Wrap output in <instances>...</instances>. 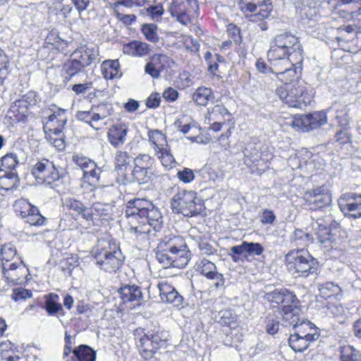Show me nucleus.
Wrapping results in <instances>:
<instances>
[{
	"label": "nucleus",
	"mask_w": 361,
	"mask_h": 361,
	"mask_svg": "<svg viewBox=\"0 0 361 361\" xmlns=\"http://www.w3.org/2000/svg\"><path fill=\"white\" fill-rule=\"evenodd\" d=\"M6 281L12 284H21L27 280L29 270L20 258H16V266L11 269L3 270Z\"/></svg>",
	"instance_id": "obj_24"
},
{
	"label": "nucleus",
	"mask_w": 361,
	"mask_h": 361,
	"mask_svg": "<svg viewBox=\"0 0 361 361\" xmlns=\"http://www.w3.org/2000/svg\"><path fill=\"white\" fill-rule=\"evenodd\" d=\"M0 258L3 270H7L15 267L16 258L20 257L17 256L15 246L11 243H7L3 245L1 247Z\"/></svg>",
	"instance_id": "obj_31"
},
{
	"label": "nucleus",
	"mask_w": 361,
	"mask_h": 361,
	"mask_svg": "<svg viewBox=\"0 0 361 361\" xmlns=\"http://www.w3.org/2000/svg\"><path fill=\"white\" fill-rule=\"evenodd\" d=\"M244 163L252 173H262L266 164L272 159L273 154L259 142L248 143L244 150Z\"/></svg>",
	"instance_id": "obj_9"
},
{
	"label": "nucleus",
	"mask_w": 361,
	"mask_h": 361,
	"mask_svg": "<svg viewBox=\"0 0 361 361\" xmlns=\"http://www.w3.org/2000/svg\"><path fill=\"white\" fill-rule=\"evenodd\" d=\"M267 58L271 65L276 68L281 66H295L302 62H297L293 57L290 56L287 49H284L282 46L276 43V41L271 44L270 48L267 51Z\"/></svg>",
	"instance_id": "obj_21"
},
{
	"label": "nucleus",
	"mask_w": 361,
	"mask_h": 361,
	"mask_svg": "<svg viewBox=\"0 0 361 361\" xmlns=\"http://www.w3.org/2000/svg\"><path fill=\"white\" fill-rule=\"evenodd\" d=\"M116 16L119 20L127 25H133L137 19L136 16L134 14H122L118 11L116 13Z\"/></svg>",
	"instance_id": "obj_63"
},
{
	"label": "nucleus",
	"mask_w": 361,
	"mask_h": 361,
	"mask_svg": "<svg viewBox=\"0 0 361 361\" xmlns=\"http://www.w3.org/2000/svg\"><path fill=\"white\" fill-rule=\"evenodd\" d=\"M264 299L271 309L276 310L286 326H294L300 321V302L296 295L282 288L265 294Z\"/></svg>",
	"instance_id": "obj_3"
},
{
	"label": "nucleus",
	"mask_w": 361,
	"mask_h": 361,
	"mask_svg": "<svg viewBox=\"0 0 361 361\" xmlns=\"http://www.w3.org/2000/svg\"><path fill=\"white\" fill-rule=\"evenodd\" d=\"M341 361H361V353L351 345H345L341 348Z\"/></svg>",
	"instance_id": "obj_47"
},
{
	"label": "nucleus",
	"mask_w": 361,
	"mask_h": 361,
	"mask_svg": "<svg viewBox=\"0 0 361 361\" xmlns=\"http://www.w3.org/2000/svg\"><path fill=\"white\" fill-rule=\"evenodd\" d=\"M71 56L86 68L97 59L99 49L94 45H83L76 49Z\"/></svg>",
	"instance_id": "obj_25"
},
{
	"label": "nucleus",
	"mask_w": 361,
	"mask_h": 361,
	"mask_svg": "<svg viewBox=\"0 0 361 361\" xmlns=\"http://www.w3.org/2000/svg\"><path fill=\"white\" fill-rule=\"evenodd\" d=\"M328 2L342 18H361V0H329Z\"/></svg>",
	"instance_id": "obj_19"
},
{
	"label": "nucleus",
	"mask_w": 361,
	"mask_h": 361,
	"mask_svg": "<svg viewBox=\"0 0 361 361\" xmlns=\"http://www.w3.org/2000/svg\"><path fill=\"white\" fill-rule=\"evenodd\" d=\"M274 40L276 43L283 47L284 49H287L291 57L297 62H302V48L298 38L292 35L290 32H285L277 35Z\"/></svg>",
	"instance_id": "obj_20"
},
{
	"label": "nucleus",
	"mask_w": 361,
	"mask_h": 361,
	"mask_svg": "<svg viewBox=\"0 0 361 361\" xmlns=\"http://www.w3.org/2000/svg\"><path fill=\"white\" fill-rule=\"evenodd\" d=\"M161 97L158 93H152L146 101V106L149 109L157 108L160 104Z\"/></svg>",
	"instance_id": "obj_64"
},
{
	"label": "nucleus",
	"mask_w": 361,
	"mask_h": 361,
	"mask_svg": "<svg viewBox=\"0 0 361 361\" xmlns=\"http://www.w3.org/2000/svg\"><path fill=\"white\" fill-rule=\"evenodd\" d=\"M91 111H79L78 112L76 117L79 121L88 123L94 129L99 130L100 128L99 126H96L94 123H91Z\"/></svg>",
	"instance_id": "obj_61"
},
{
	"label": "nucleus",
	"mask_w": 361,
	"mask_h": 361,
	"mask_svg": "<svg viewBox=\"0 0 361 361\" xmlns=\"http://www.w3.org/2000/svg\"><path fill=\"white\" fill-rule=\"evenodd\" d=\"M293 327L295 329L294 333L300 334L305 338L308 336L307 334L316 336L317 339L319 338V334L317 333L315 326L310 321L301 318L300 321L297 322Z\"/></svg>",
	"instance_id": "obj_41"
},
{
	"label": "nucleus",
	"mask_w": 361,
	"mask_h": 361,
	"mask_svg": "<svg viewBox=\"0 0 361 361\" xmlns=\"http://www.w3.org/2000/svg\"><path fill=\"white\" fill-rule=\"evenodd\" d=\"M128 132V128L125 123L113 125L107 132L108 140L115 147L121 146L126 142Z\"/></svg>",
	"instance_id": "obj_29"
},
{
	"label": "nucleus",
	"mask_w": 361,
	"mask_h": 361,
	"mask_svg": "<svg viewBox=\"0 0 361 361\" xmlns=\"http://www.w3.org/2000/svg\"><path fill=\"white\" fill-rule=\"evenodd\" d=\"M121 298L123 303H134L140 305L142 298V293L139 286L135 285H126L118 290Z\"/></svg>",
	"instance_id": "obj_30"
},
{
	"label": "nucleus",
	"mask_w": 361,
	"mask_h": 361,
	"mask_svg": "<svg viewBox=\"0 0 361 361\" xmlns=\"http://www.w3.org/2000/svg\"><path fill=\"white\" fill-rule=\"evenodd\" d=\"M30 111L23 105V103L17 100L11 106L7 116L13 121L20 122L25 121Z\"/></svg>",
	"instance_id": "obj_38"
},
{
	"label": "nucleus",
	"mask_w": 361,
	"mask_h": 361,
	"mask_svg": "<svg viewBox=\"0 0 361 361\" xmlns=\"http://www.w3.org/2000/svg\"><path fill=\"white\" fill-rule=\"evenodd\" d=\"M192 10L184 2L173 1L169 12L171 16L176 17L177 21L186 25L192 22L190 13Z\"/></svg>",
	"instance_id": "obj_28"
},
{
	"label": "nucleus",
	"mask_w": 361,
	"mask_h": 361,
	"mask_svg": "<svg viewBox=\"0 0 361 361\" xmlns=\"http://www.w3.org/2000/svg\"><path fill=\"white\" fill-rule=\"evenodd\" d=\"M32 296L31 290L23 288H16L13 289L11 298L14 301L17 302L30 298Z\"/></svg>",
	"instance_id": "obj_57"
},
{
	"label": "nucleus",
	"mask_w": 361,
	"mask_h": 361,
	"mask_svg": "<svg viewBox=\"0 0 361 361\" xmlns=\"http://www.w3.org/2000/svg\"><path fill=\"white\" fill-rule=\"evenodd\" d=\"M307 336V337L305 338L296 333L290 334L288 339V343L290 347L295 352H303L309 347L311 342H313L317 340L316 336L308 334Z\"/></svg>",
	"instance_id": "obj_34"
},
{
	"label": "nucleus",
	"mask_w": 361,
	"mask_h": 361,
	"mask_svg": "<svg viewBox=\"0 0 361 361\" xmlns=\"http://www.w3.org/2000/svg\"><path fill=\"white\" fill-rule=\"evenodd\" d=\"M130 161V157L126 152L118 151L115 157V165L117 170H122Z\"/></svg>",
	"instance_id": "obj_55"
},
{
	"label": "nucleus",
	"mask_w": 361,
	"mask_h": 361,
	"mask_svg": "<svg viewBox=\"0 0 361 361\" xmlns=\"http://www.w3.org/2000/svg\"><path fill=\"white\" fill-rule=\"evenodd\" d=\"M108 207L106 205L100 202H96L87 207L85 220L87 221L94 222L97 220L106 219L108 216Z\"/></svg>",
	"instance_id": "obj_36"
},
{
	"label": "nucleus",
	"mask_w": 361,
	"mask_h": 361,
	"mask_svg": "<svg viewBox=\"0 0 361 361\" xmlns=\"http://www.w3.org/2000/svg\"><path fill=\"white\" fill-rule=\"evenodd\" d=\"M152 171L134 166L132 171L133 180L139 184L147 183L150 178Z\"/></svg>",
	"instance_id": "obj_49"
},
{
	"label": "nucleus",
	"mask_w": 361,
	"mask_h": 361,
	"mask_svg": "<svg viewBox=\"0 0 361 361\" xmlns=\"http://www.w3.org/2000/svg\"><path fill=\"white\" fill-rule=\"evenodd\" d=\"M51 111L52 114L47 117V121L44 125L46 138L48 141L49 136L53 139L63 136V129L67 120L65 109L55 107Z\"/></svg>",
	"instance_id": "obj_16"
},
{
	"label": "nucleus",
	"mask_w": 361,
	"mask_h": 361,
	"mask_svg": "<svg viewBox=\"0 0 361 361\" xmlns=\"http://www.w3.org/2000/svg\"><path fill=\"white\" fill-rule=\"evenodd\" d=\"M148 137L162 166L167 170L173 169L176 161L169 147L166 135L159 130H151L148 132Z\"/></svg>",
	"instance_id": "obj_11"
},
{
	"label": "nucleus",
	"mask_w": 361,
	"mask_h": 361,
	"mask_svg": "<svg viewBox=\"0 0 361 361\" xmlns=\"http://www.w3.org/2000/svg\"><path fill=\"white\" fill-rule=\"evenodd\" d=\"M311 227L317 239L321 243H325L331 240V229L324 224L323 219L312 220Z\"/></svg>",
	"instance_id": "obj_35"
},
{
	"label": "nucleus",
	"mask_w": 361,
	"mask_h": 361,
	"mask_svg": "<svg viewBox=\"0 0 361 361\" xmlns=\"http://www.w3.org/2000/svg\"><path fill=\"white\" fill-rule=\"evenodd\" d=\"M197 270L207 279L214 281L216 288H220L224 286V278L222 274L219 273L214 263L207 259H202L196 264Z\"/></svg>",
	"instance_id": "obj_23"
},
{
	"label": "nucleus",
	"mask_w": 361,
	"mask_h": 361,
	"mask_svg": "<svg viewBox=\"0 0 361 361\" xmlns=\"http://www.w3.org/2000/svg\"><path fill=\"white\" fill-rule=\"evenodd\" d=\"M301 64L281 66L273 70L277 78L284 82L276 89V94L288 106L298 109L310 104L314 94L310 85L298 79Z\"/></svg>",
	"instance_id": "obj_1"
},
{
	"label": "nucleus",
	"mask_w": 361,
	"mask_h": 361,
	"mask_svg": "<svg viewBox=\"0 0 361 361\" xmlns=\"http://www.w3.org/2000/svg\"><path fill=\"white\" fill-rule=\"evenodd\" d=\"M159 296L163 302L171 304L178 309L184 307V298L170 283L165 281L158 283Z\"/></svg>",
	"instance_id": "obj_22"
},
{
	"label": "nucleus",
	"mask_w": 361,
	"mask_h": 361,
	"mask_svg": "<svg viewBox=\"0 0 361 361\" xmlns=\"http://www.w3.org/2000/svg\"><path fill=\"white\" fill-rule=\"evenodd\" d=\"M171 208L185 216H196L203 210L204 204L192 190H180L171 200Z\"/></svg>",
	"instance_id": "obj_8"
},
{
	"label": "nucleus",
	"mask_w": 361,
	"mask_h": 361,
	"mask_svg": "<svg viewBox=\"0 0 361 361\" xmlns=\"http://www.w3.org/2000/svg\"><path fill=\"white\" fill-rule=\"evenodd\" d=\"M46 42L55 45L57 49L61 50L67 47V42L59 36V32L56 30H52L49 32L46 37Z\"/></svg>",
	"instance_id": "obj_51"
},
{
	"label": "nucleus",
	"mask_w": 361,
	"mask_h": 361,
	"mask_svg": "<svg viewBox=\"0 0 361 361\" xmlns=\"http://www.w3.org/2000/svg\"><path fill=\"white\" fill-rule=\"evenodd\" d=\"M65 204L69 209L76 212L78 214L80 215L83 219H85V215H86L87 207L85 206L81 201L75 198H68L66 200Z\"/></svg>",
	"instance_id": "obj_50"
},
{
	"label": "nucleus",
	"mask_w": 361,
	"mask_h": 361,
	"mask_svg": "<svg viewBox=\"0 0 361 361\" xmlns=\"http://www.w3.org/2000/svg\"><path fill=\"white\" fill-rule=\"evenodd\" d=\"M157 249L156 257L165 269L169 267L182 269L190 261V250L180 237H166L159 243Z\"/></svg>",
	"instance_id": "obj_4"
},
{
	"label": "nucleus",
	"mask_w": 361,
	"mask_h": 361,
	"mask_svg": "<svg viewBox=\"0 0 361 361\" xmlns=\"http://www.w3.org/2000/svg\"><path fill=\"white\" fill-rule=\"evenodd\" d=\"M102 72L104 78L106 80H112L120 78L122 73L120 71V63L118 60H106L102 64Z\"/></svg>",
	"instance_id": "obj_37"
},
{
	"label": "nucleus",
	"mask_w": 361,
	"mask_h": 361,
	"mask_svg": "<svg viewBox=\"0 0 361 361\" xmlns=\"http://www.w3.org/2000/svg\"><path fill=\"white\" fill-rule=\"evenodd\" d=\"M330 116H334L336 123L343 129H346L349 125V117L344 108L336 109L332 106L327 110Z\"/></svg>",
	"instance_id": "obj_43"
},
{
	"label": "nucleus",
	"mask_w": 361,
	"mask_h": 361,
	"mask_svg": "<svg viewBox=\"0 0 361 361\" xmlns=\"http://www.w3.org/2000/svg\"><path fill=\"white\" fill-rule=\"evenodd\" d=\"M125 213L130 231L135 234H147L151 228L158 231L162 227L163 220L159 209L145 199L129 201Z\"/></svg>",
	"instance_id": "obj_2"
},
{
	"label": "nucleus",
	"mask_w": 361,
	"mask_h": 361,
	"mask_svg": "<svg viewBox=\"0 0 361 361\" xmlns=\"http://www.w3.org/2000/svg\"><path fill=\"white\" fill-rule=\"evenodd\" d=\"M18 175L15 171H1L0 173V190H11L16 184Z\"/></svg>",
	"instance_id": "obj_45"
},
{
	"label": "nucleus",
	"mask_w": 361,
	"mask_h": 361,
	"mask_svg": "<svg viewBox=\"0 0 361 361\" xmlns=\"http://www.w3.org/2000/svg\"><path fill=\"white\" fill-rule=\"evenodd\" d=\"M280 322L278 319L271 317H267L266 331L270 335H275L279 330Z\"/></svg>",
	"instance_id": "obj_58"
},
{
	"label": "nucleus",
	"mask_w": 361,
	"mask_h": 361,
	"mask_svg": "<svg viewBox=\"0 0 361 361\" xmlns=\"http://www.w3.org/2000/svg\"><path fill=\"white\" fill-rule=\"evenodd\" d=\"M73 161L83 171L85 181L93 186L99 183L102 170L94 161L76 154L73 156Z\"/></svg>",
	"instance_id": "obj_18"
},
{
	"label": "nucleus",
	"mask_w": 361,
	"mask_h": 361,
	"mask_svg": "<svg viewBox=\"0 0 361 361\" xmlns=\"http://www.w3.org/2000/svg\"><path fill=\"white\" fill-rule=\"evenodd\" d=\"M327 111H320L307 115H298L293 117L292 126L302 131H309L320 127L327 122Z\"/></svg>",
	"instance_id": "obj_15"
},
{
	"label": "nucleus",
	"mask_w": 361,
	"mask_h": 361,
	"mask_svg": "<svg viewBox=\"0 0 361 361\" xmlns=\"http://www.w3.org/2000/svg\"><path fill=\"white\" fill-rule=\"evenodd\" d=\"M167 331L148 332L142 336L137 341V346L142 357V361H158L154 357L157 349L165 345L169 338Z\"/></svg>",
	"instance_id": "obj_10"
},
{
	"label": "nucleus",
	"mask_w": 361,
	"mask_h": 361,
	"mask_svg": "<svg viewBox=\"0 0 361 361\" xmlns=\"http://www.w3.org/2000/svg\"><path fill=\"white\" fill-rule=\"evenodd\" d=\"M288 271L295 277H307L317 270V260L304 249L293 250L285 257Z\"/></svg>",
	"instance_id": "obj_6"
},
{
	"label": "nucleus",
	"mask_w": 361,
	"mask_h": 361,
	"mask_svg": "<svg viewBox=\"0 0 361 361\" xmlns=\"http://www.w3.org/2000/svg\"><path fill=\"white\" fill-rule=\"evenodd\" d=\"M123 52L129 56L142 57L149 54V46L145 42L133 40L123 45Z\"/></svg>",
	"instance_id": "obj_32"
},
{
	"label": "nucleus",
	"mask_w": 361,
	"mask_h": 361,
	"mask_svg": "<svg viewBox=\"0 0 361 361\" xmlns=\"http://www.w3.org/2000/svg\"><path fill=\"white\" fill-rule=\"evenodd\" d=\"M177 177L180 181L184 183H189L195 179V174L192 169L184 168L183 170L178 171Z\"/></svg>",
	"instance_id": "obj_59"
},
{
	"label": "nucleus",
	"mask_w": 361,
	"mask_h": 361,
	"mask_svg": "<svg viewBox=\"0 0 361 361\" xmlns=\"http://www.w3.org/2000/svg\"><path fill=\"white\" fill-rule=\"evenodd\" d=\"M13 208L15 212L20 215L24 222L34 226H43L46 223V218L43 216L37 207L32 204L26 199L17 200Z\"/></svg>",
	"instance_id": "obj_13"
},
{
	"label": "nucleus",
	"mask_w": 361,
	"mask_h": 361,
	"mask_svg": "<svg viewBox=\"0 0 361 361\" xmlns=\"http://www.w3.org/2000/svg\"><path fill=\"white\" fill-rule=\"evenodd\" d=\"M313 237L309 233L296 229L291 236V241L297 245L307 246L312 242Z\"/></svg>",
	"instance_id": "obj_48"
},
{
	"label": "nucleus",
	"mask_w": 361,
	"mask_h": 361,
	"mask_svg": "<svg viewBox=\"0 0 361 361\" xmlns=\"http://www.w3.org/2000/svg\"><path fill=\"white\" fill-rule=\"evenodd\" d=\"M157 29V25L155 24H144L142 26L141 32L145 35L146 39L151 42H157L159 41Z\"/></svg>",
	"instance_id": "obj_53"
},
{
	"label": "nucleus",
	"mask_w": 361,
	"mask_h": 361,
	"mask_svg": "<svg viewBox=\"0 0 361 361\" xmlns=\"http://www.w3.org/2000/svg\"><path fill=\"white\" fill-rule=\"evenodd\" d=\"M73 361H95L96 352L87 345H80L73 350Z\"/></svg>",
	"instance_id": "obj_39"
},
{
	"label": "nucleus",
	"mask_w": 361,
	"mask_h": 361,
	"mask_svg": "<svg viewBox=\"0 0 361 361\" xmlns=\"http://www.w3.org/2000/svg\"><path fill=\"white\" fill-rule=\"evenodd\" d=\"M276 220V216L273 211L266 209L262 212L261 222L262 224H272Z\"/></svg>",
	"instance_id": "obj_62"
},
{
	"label": "nucleus",
	"mask_w": 361,
	"mask_h": 361,
	"mask_svg": "<svg viewBox=\"0 0 361 361\" xmlns=\"http://www.w3.org/2000/svg\"><path fill=\"white\" fill-rule=\"evenodd\" d=\"M84 68L81 63L71 55L70 59L63 64V71L68 76L66 78L69 80L82 72Z\"/></svg>",
	"instance_id": "obj_44"
},
{
	"label": "nucleus",
	"mask_w": 361,
	"mask_h": 361,
	"mask_svg": "<svg viewBox=\"0 0 361 361\" xmlns=\"http://www.w3.org/2000/svg\"><path fill=\"white\" fill-rule=\"evenodd\" d=\"M264 249L263 246L259 243L246 242L243 241L240 245H235L231 247L230 254L232 259L234 262L238 260V255L247 253L250 255H261Z\"/></svg>",
	"instance_id": "obj_27"
},
{
	"label": "nucleus",
	"mask_w": 361,
	"mask_h": 361,
	"mask_svg": "<svg viewBox=\"0 0 361 361\" xmlns=\"http://www.w3.org/2000/svg\"><path fill=\"white\" fill-rule=\"evenodd\" d=\"M302 198L306 207L317 210L329 205L332 201V195L327 187L322 185L307 190Z\"/></svg>",
	"instance_id": "obj_14"
},
{
	"label": "nucleus",
	"mask_w": 361,
	"mask_h": 361,
	"mask_svg": "<svg viewBox=\"0 0 361 361\" xmlns=\"http://www.w3.org/2000/svg\"><path fill=\"white\" fill-rule=\"evenodd\" d=\"M168 57L164 54H155L151 58L149 62L161 71L164 68V63H166Z\"/></svg>",
	"instance_id": "obj_60"
},
{
	"label": "nucleus",
	"mask_w": 361,
	"mask_h": 361,
	"mask_svg": "<svg viewBox=\"0 0 361 361\" xmlns=\"http://www.w3.org/2000/svg\"><path fill=\"white\" fill-rule=\"evenodd\" d=\"M319 291V295L326 300L334 298L341 300L343 296L341 288L333 282H326L320 284Z\"/></svg>",
	"instance_id": "obj_33"
},
{
	"label": "nucleus",
	"mask_w": 361,
	"mask_h": 361,
	"mask_svg": "<svg viewBox=\"0 0 361 361\" xmlns=\"http://www.w3.org/2000/svg\"><path fill=\"white\" fill-rule=\"evenodd\" d=\"M134 164L135 167L152 171L154 159L149 154H140L134 159Z\"/></svg>",
	"instance_id": "obj_52"
},
{
	"label": "nucleus",
	"mask_w": 361,
	"mask_h": 361,
	"mask_svg": "<svg viewBox=\"0 0 361 361\" xmlns=\"http://www.w3.org/2000/svg\"><path fill=\"white\" fill-rule=\"evenodd\" d=\"M32 173L39 184H44L55 188L63 183L66 175L64 169L56 166L53 161L43 159L37 161L32 169Z\"/></svg>",
	"instance_id": "obj_7"
},
{
	"label": "nucleus",
	"mask_w": 361,
	"mask_h": 361,
	"mask_svg": "<svg viewBox=\"0 0 361 361\" xmlns=\"http://www.w3.org/2000/svg\"><path fill=\"white\" fill-rule=\"evenodd\" d=\"M146 14L152 20L160 18L164 12L163 6L161 4L152 5L145 9Z\"/></svg>",
	"instance_id": "obj_56"
},
{
	"label": "nucleus",
	"mask_w": 361,
	"mask_h": 361,
	"mask_svg": "<svg viewBox=\"0 0 361 361\" xmlns=\"http://www.w3.org/2000/svg\"><path fill=\"white\" fill-rule=\"evenodd\" d=\"M213 317L215 322L224 326H228L233 328L235 325L237 316L231 310H222L214 312Z\"/></svg>",
	"instance_id": "obj_42"
},
{
	"label": "nucleus",
	"mask_w": 361,
	"mask_h": 361,
	"mask_svg": "<svg viewBox=\"0 0 361 361\" xmlns=\"http://www.w3.org/2000/svg\"><path fill=\"white\" fill-rule=\"evenodd\" d=\"M239 8L245 15H250V20L258 22L269 17L272 10L270 0H240Z\"/></svg>",
	"instance_id": "obj_12"
},
{
	"label": "nucleus",
	"mask_w": 361,
	"mask_h": 361,
	"mask_svg": "<svg viewBox=\"0 0 361 361\" xmlns=\"http://www.w3.org/2000/svg\"><path fill=\"white\" fill-rule=\"evenodd\" d=\"M289 162L293 167L295 166L296 168L304 169L308 173H312L315 169L312 154L307 149H302L294 157H291Z\"/></svg>",
	"instance_id": "obj_26"
},
{
	"label": "nucleus",
	"mask_w": 361,
	"mask_h": 361,
	"mask_svg": "<svg viewBox=\"0 0 361 361\" xmlns=\"http://www.w3.org/2000/svg\"><path fill=\"white\" fill-rule=\"evenodd\" d=\"M44 308L49 315H55L60 311H63L62 305L59 302V296L54 293L44 296Z\"/></svg>",
	"instance_id": "obj_40"
},
{
	"label": "nucleus",
	"mask_w": 361,
	"mask_h": 361,
	"mask_svg": "<svg viewBox=\"0 0 361 361\" xmlns=\"http://www.w3.org/2000/svg\"><path fill=\"white\" fill-rule=\"evenodd\" d=\"M92 253L96 265L106 272H116L123 262L122 252L114 241H99Z\"/></svg>",
	"instance_id": "obj_5"
},
{
	"label": "nucleus",
	"mask_w": 361,
	"mask_h": 361,
	"mask_svg": "<svg viewBox=\"0 0 361 361\" xmlns=\"http://www.w3.org/2000/svg\"><path fill=\"white\" fill-rule=\"evenodd\" d=\"M18 100L20 103H23V105L27 107L29 111L30 108L35 106L40 102L39 95L34 91L28 92Z\"/></svg>",
	"instance_id": "obj_54"
},
{
	"label": "nucleus",
	"mask_w": 361,
	"mask_h": 361,
	"mask_svg": "<svg viewBox=\"0 0 361 361\" xmlns=\"http://www.w3.org/2000/svg\"><path fill=\"white\" fill-rule=\"evenodd\" d=\"M213 99L212 90L206 87H200L192 94L193 101L198 105L206 106Z\"/></svg>",
	"instance_id": "obj_46"
},
{
	"label": "nucleus",
	"mask_w": 361,
	"mask_h": 361,
	"mask_svg": "<svg viewBox=\"0 0 361 361\" xmlns=\"http://www.w3.org/2000/svg\"><path fill=\"white\" fill-rule=\"evenodd\" d=\"M340 210L350 219L361 218V194L346 192L338 200Z\"/></svg>",
	"instance_id": "obj_17"
}]
</instances>
